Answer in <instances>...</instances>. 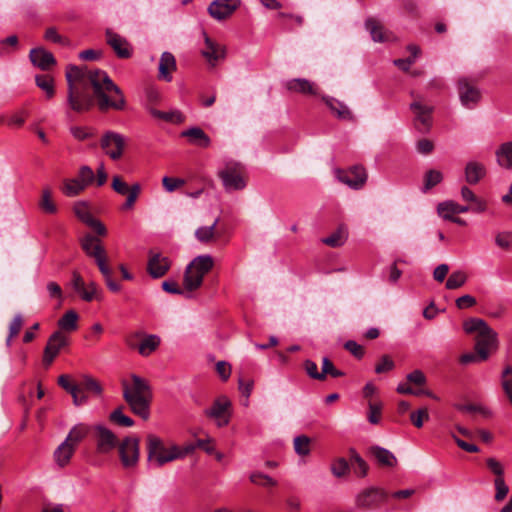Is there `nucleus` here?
<instances>
[{"label": "nucleus", "mask_w": 512, "mask_h": 512, "mask_svg": "<svg viewBox=\"0 0 512 512\" xmlns=\"http://www.w3.org/2000/svg\"><path fill=\"white\" fill-rule=\"evenodd\" d=\"M65 77L68 85L67 102L77 113L89 111L94 104L102 112L109 109L123 110L126 106L122 90L104 70L68 65Z\"/></svg>", "instance_id": "obj_1"}, {"label": "nucleus", "mask_w": 512, "mask_h": 512, "mask_svg": "<svg viewBox=\"0 0 512 512\" xmlns=\"http://www.w3.org/2000/svg\"><path fill=\"white\" fill-rule=\"evenodd\" d=\"M131 379V385L125 380L122 381L123 398L133 413L146 420L150 415L149 407L152 399L150 386L146 380L136 374H132Z\"/></svg>", "instance_id": "obj_2"}, {"label": "nucleus", "mask_w": 512, "mask_h": 512, "mask_svg": "<svg viewBox=\"0 0 512 512\" xmlns=\"http://www.w3.org/2000/svg\"><path fill=\"white\" fill-rule=\"evenodd\" d=\"M467 334H476L475 350L479 360L484 361L489 356V350L497 347V333L481 318H469L463 323Z\"/></svg>", "instance_id": "obj_3"}, {"label": "nucleus", "mask_w": 512, "mask_h": 512, "mask_svg": "<svg viewBox=\"0 0 512 512\" xmlns=\"http://www.w3.org/2000/svg\"><path fill=\"white\" fill-rule=\"evenodd\" d=\"M213 258L208 255L195 257L186 267L183 279L184 288L188 292L198 289L203 282L204 276L212 269Z\"/></svg>", "instance_id": "obj_4"}, {"label": "nucleus", "mask_w": 512, "mask_h": 512, "mask_svg": "<svg viewBox=\"0 0 512 512\" xmlns=\"http://www.w3.org/2000/svg\"><path fill=\"white\" fill-rule=\"evenodd\" d=\"M212 439H198L195 444H187L184 447L173 445L170 448H164L162 446V464L173 461L175 459L183 458L188 454H191L196 448L203 449L206 453L212 454L214 447L211 445Z\"/></svg>", "instance_id": "obj_5"}, {"label": "nucleus", "mask_w": 512, "mask_h": 512, "mask_svg": "<svg viewBox=\"0 0 512 512\" xmlns=\"http://www.w3.org/2000/svg\"><path fill=\"white\" fill-rule=\"evenodd\" d=\"M116 448H118V454L123 468H135L140 456L138 438L127 436L119 442Z\"/></svg>", "instance_id": "obj_6"}, {"label": "nucleus", "mask_w": 512, "mask_h": 512, "mask_svg": "<svg viewBox=\"0 0 512 512\" xmlns=\"http://www.w3.org/2000/svg\"><path fill=\"white\" fill-rule=\"evenodd\" d=\"M100 146L112 160H119L123 156L126 139L120 133L106 131L101 138Z\"/></svg>", "instance_id": "obj_7"}, {"label": "nucleus", "mask_w": 512, "mask_h": 512, "mask_svg": "<svg viewBox=\"0 0 512 512\" xmlns=\"http://www.w3.org/2000/svg\"><path fill=\"white\" fill-rule=\"evenodd\" d=\"M111 186L117 194L126 196V201L123 203L121 209H132L141 192L140 184L134 183L132 185H128L120 176H114L112 178Z\"/></svg>", "instance_id": "obj_8"}, {"label": "nucleus", "mask_w": 512, "mask_h": 512, "mask_svg": "<svg viewBox=\"0 0 512 512\" xmlns=\"http://www.w3.org/2000/svg\"><path fill=\"white\" fill-rule=\"evenodd\" d=\"M81 247L87 256L95 260L101 273L107 272L104 268V265L107 264L106 252L97 237L91 234H86L81 239Z\"/></svg>", "instance_id": "obj_9"}, {"label": "nucleus", "mask_w": 512, "mask_h": 512, "mask_svg": "<svg viewBox=\"0 0 512 512\" xmlns=\"http://www.w3.org/2000/svg\"><path fill=\"white\" fill-rule=\"evenodd\" d=\"M219 177L227 191L242 190L246 187V181L240 174V165L237 163L227 165L219 171Z\"/></svg>", "instance_id": "obj_10"}, {"label": "nucleus", "mask_w": 512, "mask_h": 512, "mask_svg": "<svg viewBox=\"0 0 512 512\" xmlns=\"http://www.w3.org/2000/svg\"><path fill=\"white\" fill-rule=\"evenodd\" d=\"M230 407V400L226 396H220L209 409L205 410V414L207 417L215 419L218 427H224L230 421Z\"/></svg>", "instance_id": "obj_11"}, {"label": "nucleus", "mask_w": 512, "mask_h": 512, "mask_svg": "<svg viewBox=\"0 0 512 512\" xmlns=\"http://www.w3.org/2000/svg\"><path fill=\"white\" fill-rule=\"evenodd\" d=\"M69 344L68 337L62 331L53 332L46 344L43 354V363L46 366L51 365L62 348Z\"/></svg>", "instance_id": "obj_12"}, {"label": "nucleus", "mask_w": 512, "mask_h": 512, "mask_svg": "<svg viewBox=\"0 0 512 512\" xmlns=\"http://www.w3.org/2000/svg\"><path fill=\"white\" fill-rule=\"evenodd\" d=\"M159 87L155 81H145L143 84L142 104L145 109L156 119H160Z\"/></svg>", "instance_id": "obj_13"}, {"label": "nucleus", "mask_w": 512, "mask_h": 512, "mask_svg": "<svg viewBox=\"0 0 512 512\" xmlns=\"http://www.w3.org/2000/svg\"><path fill=\"white\" fill-rule=\"evenodd\" d=\"M335 174L340 182L355 190L362 188L367 180V173L361 166H354L347 171L338 169Z\"/></svg>", "instance_id": "obj_14"}, {"label": "nucleus", "mask_w": 512, "mask_h": 512, "mask_svg": "<svg viewBox=\"0 0 512 512\" xmlns=\"http://www.w3.org/2000/svg\"><path fill=\"white\" fill-rule=\"evenodd\" d=\"M96 449L100 454H108L119 444L117 436L103 425L94 427Z\"/></svg>", "instance_id": "obj_15"}, {"label": "nucleus", "mask_w": 512, "mask_h": 512, "mask_svg": "<svg viewBox=\"0 0 512 512\" xmlns=\"http://www.w3.org/2000/svg\"><path fill=\"white\" fill-rule=\"evenodd\" d=\"M410 109L415 114L416 128L422 133L429 131L432 124L433 107L420 101H414L410 104Z\"/></svg>", "instance_id": "obj_16"}, {"label": "nucleus", "mask_w": 512, "mask_h": 512, "mask_svg": "<svg viewBox=\"0 0 512 512\" xmlns=\"http://www.w3.org/2000/svg\"><path fill=\"white\" fill-rule=\"evenodd\" d=\"M241 5V0H214L208 7L209 15L217 21L228 18Z\"/></svg>", "instance_id": "obj_17"}, {"label": "nucleus", "mask_w": 512, "mask_h": 512, "mask_svg": "<svg viewBox=\"0 0 512 512\" xmlns=\"http://www.w3.org/2000/svg\"><path fill=\"white\" fill-rule=\"evenodd\" d=\"M74 213L80 221L92 228L98 235L105 236L107 234L104 224L90 213L85 202H77L74 205Z\"/></svg>", "instance_id": "obj_18"}, {"label": "nucleus", "mask_w": 512, "mask_h": 512, "mask_svg": "<svg viewBox=\"0 0 512 512\" xmlns=\"http://www.w3.org/2000/svg\"><path fill=\"white\" fill-rule=\"evenodd\" d=\"M107 44L114 50L119 58L127 59L132 55V49L126 38L111 29L105 32Z\"/></svg>", "instance_id": "obj_19"}, {"label": "nucleus", "mask_w": 512, "mask_h": 512, "mask_svg": "<svg viewBox=\"0 0 512 512\" xmlns=\"http://www.w3.org/2000/svg\"><path fill=\"white\" fill-rule=\"evenodd\" d=\"M387 497V493L380 488H367L359 493L356 497V504L359 507L368 508L379 504Z\"/></svg>", "instance_id": "obj_20"}, {"label": "nucleus", "mask_w": 512, "mask_h": 512, "mask_svg": "<svg viewBox=\"0 0 512 512\" xmlns=\"http://www.w3.org/2000/svg\"><path fill=\"white\" fill-rule=\"evenodd\" d=\"M458 87L461 104L466 108H473L480 100L479 90L470 85L466 79L459 80Z\"/></svg>", "instance_id": "obj_21"}, {"label": "nucleus", "mask_w": 512, "mask_h": 512, "mask_svg": "<svg viewBox=\"0 0 512 512\" xmlns=\"http://www.w3.org/2000/svg\"><path fill=\"white\" fill-rule=\"evenodd\" d=\"M29 58L34 66L44 71L49 70L56 64L53 54L42 47L31 49Z\"/></svg>", "instance_id": "obj_22"}, {"label": "nucleus", "mask_w": 512, "mask_h": 512, "mask_svg": "<svg viewBox=\"0 0 512 512\" xmlns=\"http://www.w3.org/2000/svg\"><path fill=\"white\" fill-rule=\"evenodd\" d=\"M72 287L77 293L81 295L83 300L88 302L94 299L97 292L96 284L91 282L88 287H86L84 280L77 272L73 273Z\"/></svg>", "instance_id": "obj_23"}, {"label": "nucleus", "mask_w": 512, "mask_h": 512, "mask_svg": "<svg viewBox=\"0 0 512 512\" xmlns=\"http://www.w3.org/2000/svg\"><path fill=\"white\" fill-rule=\"evenodd\" d=\"M204 35L206 47L202 51V55L211 65H215L217 61L225 57V48L213 42L206 34Z\"/></svg>", "instance_id": "obj_24"}, {"label": "nucleus", "mask_w": 512, "mask_h": 512, "mask_svg": "<svg viewBox=\"0 0 512 512\" xmlns=\"http://www.w3.org/2000/svg\"><path fill=\"white\" fill-rule=\"evenodd\" d=\"M58 384L61 386L66 392H68L72 398L75 406H81L87 402L86 396H77L78 392V383L71 380L68 375H61L58 378Z\"/></svg>", "instance_id": "obj_25"}, {"label": "nucleus", "mask_w": 512, "mask_h": 512, "mask_svg": "<svg viewBox=\"0 0 512 512\" xmlns=\"http://www.w3.org/2000/svg\"><path fill=\"white\" fill-rule=\"evenodd\" d=\"M365 28L370 33L374 42H388L393 38V35L391 33L385 32L382 25L373 18H368L365 21Z\"/></svg>", "instance_id": "obj_26"}, {"label": "nucleus", "mask_w": 512, "mask_h": 512, "mask_svg": "<svg viewBox=\"0 0 512 512\" xmlns=\"http://www.w3.org/2000/svg\"><path fill=\"white\" fill-rule=\"evenodd\" d=\"M147 461L152 467H160V438L152 434L147 436Z\"/></svg>", "instance_id": "obj_27"}, {"label": "nucleus", "mask_w": 512, "mask_h": 512, "mask_svg": "<svg viewBox=\"0 0 512 512\" xmlns=\"http://www.w3.org/2000/svg\"><path fill=\"white\" fill-rule=\"evenodd\" d=\"M465 180L469 184H477L486 174L485 166L478 161H469L465 166Z\"/></svg>", "instance_id": "obj_28"}, {"label": "nucleus", "mask_w": 512, "mask_h": 512, "mask_svg": "<svg viewBox=\"0 0 512 512\" xmlns=\"http://www.w3.org/2000/svg\"><path fill=\"white\" fill-rule=\"evenodd\" d=\"M75 452L73 444H69L65 440L54 451V460L59 467H65Z\"/></svg>", "instance_id": "obj_29"}, {"label": "nucleus", "mask_w": 512, "mask_h": 512, "mask_svg": "<svg viewBox=\"0 0 512 512\" xmlns=\"http://www.w3.org/2000/svg\"><path fill=\"white\" fill-rule=\"evenodd\" d=\"M323 100L326 105L334 112L338 118L343 120H352L353 115L346 104L329 96H324Z\"/></svg>", "instance_id": "obj_30"}, {"label": "nucleus", "mask_w": 512, "mask_h": 512, "mask_svg": "<svg viewBox=\"0 0 512 512\" xmlns=\"http://www.w3.org/2000/svg\"><path fill=\"white\" fill-rule=\"evenodd\" d=\"M470 211V206L460 205L454 201H445L438 205V213L444 219H451L453 214H461Z\"/></svg>", "instance_id": "obj_31"}, {"label": "nucleus", "mask_w": 512, "mask_h": 512, "mask_svg": "<svg viewBox=\"0 0 512 512\" xmlns=\"http://www.w3.org/2000/svg\"><path fill=\"white\" fill-rule=\"evenodd\" d=\"M181 136L187 137L189 142L200 147H208L210 145V138L199 127L189 128L181 133Z\"/></svg>", "instance_id": "obj_32"}, {"label": "nucleus", "mask_w": 512, "mask_h": 512, "mask_svg": "<svg viewBox=\"0 0 512 512\" xmlns=\"http://www.w3.org/2000/svg\"><path fill=\"white\" fill-rule=\"evenodd\" d=\"M177 70V62L170 52H162V81L172 82L173 72Z\"/></svg>", "instance_id": "obj_33"}, {"label": "nucleus", "mask_w": 512, "mask_h": 512, "mask_svg": "<svg viewBox=\"0 0 512 512\" xmlns=\"http://www.w3.org/2000/svg\"><path fill=\"white\" fill-rule=\"evenodd\" d=\"M102 393V388L100 384L93 379L92 377L85 376L78 383V392L77 396H86L88 398V394L100 395Z\"/></svg>", "instance_id": "obj_34"}, {"label": "nucleus", "mask_w": 512, "mask_h": 512, "mask_svg": "<svg viewBox=\"0 0 512 512\" xmlns=\"http://www.w3.org/2000/svg\"><path fill=\"white\" fill-rule=\"evenodd\" d=\"M497 162L506 169H512V141L503 143L495 152Z\"/></svg>", "instance_id": "obj_35"}, {"label": "nucleus", "mask_w": 512, "mask_h": 512, "mask_svg": "<svg viewBox=\"0 0 512 512\" xmlns=\"http://www.w3.org/2000/svg\"><path fill=\"white\" fill-rule=\"evenodd\" d=\"M78 314L74 310L67 311L59 320H58V331L72 332L78 328Z\"/></svg>", "instance_id": "obj_36"}, {"label": "nucleus", "mask_w": 512, "mask_h": 512, "mask_svg": "<svg viewBox=\"0 0 512 512\" xmlns=\"http://www.w3.org/2000/svg\"><path fill=\"white\" fill-rule=\"evenodd\" d=\"M89 431V426L83 423H79L72 427L67 437L65 438V441L69 444H73V446L76 448L77 444L88 435Z\"/></svg>", "instance_id": "obj_37"}, {"label": "nucleus", "mask_w": 512, "mask_h": 512, "mask_svg": "<svg viewBox=\"0 0 512 512\" xmlns=\"http://www.w3.org/2000/svg\"><path fill=\"white\" fill-rule=\"evenodd\" d=\"M370 451L381 465L392 467L396 463V457L394 454L383 447L373 446Z\"/></svg>", "instance_id": "obj_38"}, {"label": "nucleus", "mask_w": 512, "mask_h": 512, "mask_svg": "<svg viewBox=\"0 0 512 512\" xmlns=\"http://www.w3.org/2000/svg\"><path fill=\"white\" fill-rule=\"evenodd\" d=\"M286 88L294 92L316 94L313 84L304 78H296L287 81Z\"/></svg>", "instance_id": "obj_39"}, {"label": "nucleus", "mask_w": 512, "mask_h": 512, "mask_svg": "<svg viewBox=\"0 0 512 512\" xmlns=\"http://www.w3.org/2000/svg\"><path fill=\"white\" fill-rule=\"evenodd\" d=\"M36 85L46 93L47 98L51 99L55 94L54 80L49 75H36Z\"/></svg>", "instance_id": "obj_40"}, {"label": "nucleus", "mask_w": 512, "mask_h": 512, "mask_svg": "<svg viewBox=\"0 0 512 512\" xmlns=\"http://www.w3.org/2000/svg\"><path fill=\"white\" fill-rule=\"evenodd\" d=\"M40 208L45 212L49 214H54L57 211V207L52 201V192L50 188H44L42 191L41 200L39 202Z\"/></svg>", "instance_id": "obj_41"}, {"label": "nucleus", "mask_w": 512, "mask_h": 512, "mask_svg": "<svg viewBox=\"0 0 512 512\" xmlns=\"http://www.w3.org/2000/svg\"><path fill=\"white\" fill-rule=\"evenodd\" d=\"M159 339L155 335L145 337L139 344L138 351L143 356L150 355L158 346Z\"/></svg>", "instance_id": "obj_42"}, {"label": "nucleus", "mask_w": 512, "mask_h": 512, "mask_svg": "<svg viewBox=\"0 0 512 512\" xmlns=\"http://www.w3.org/2000/svg\"><path fill=\"white\" fill-rule=\"evenodd\" d=\"M85 189V186L78 178L66 180L63 186V193L68 197H74Z\"/></svg>", "instance_id": "obj_43"}, {"label": "nucleus", "mask_w": 512, "mask_h": 512, "mask_svg": "<svg viewBox=\"0 0 512 512\" xmlns=\"http://www.w3.org/2000/svg\"><path fill=\"white\" fill-rule=\"evenodd\" d=\"M443 180V174L438 171L431 169L426 172L424 176V187L422 191L426 193L428 190L439 184Z\"/></svg>", "instance_id": "obj_44"}, {"label": "nucleus", "mask_w": 512, "mask_h": 512, "mask_svg": "<svg viewBox=\"0 0 512 512\" xmlns=\"http://www.w3.org/2000/svg\"><path fill=\"white\" fill-rule=\"evenodd\" d=\"M109 419L111 422L121 427H131L134 424L132 418L123 414L122 407H118L113 412H111Z\"/></svg>", "instance_id": "obj_45"}, {"label": "nucleus", "mask_w": 512, "mask_h": 512, "mask_svg": "<svg viewBox=\"0 0 512 512\" xmlns=\"http://www.w3.org/2000/svg\"><path fill=\"white\" fill-rule=\"evenodd\" d=\"M501 385L510 403L512 404V367L510 365H507L502 371Z\"/></svg>", "instance_id": "obj_46"}, {"label": "nucleus", "mask_w": 512, "mask_h": 512, "mask_svg": "<svg viewBox=\"0 0 512 512\" xmlns=\"http://www.w3.org/2000/svg\"><path fill=\"white\" fill-rule=\"evenodd\" d=\"M293 445L296 454L300 456H306L310 453V438L306 435L296 436Z\"/></svg>", "instance_id": "obj_47"}, {"label": "nucleus", "mask_w": 512, "mask_h": 512, "mask_svg": "<svg viewBox=\"0 0 512 512\" xmlns=\"http://www.w3.org/2000/svg\"><path fill=\"white\" fill-rule=\"evenodd\" d=\"M217 223H218V219H216L210 226L199 227L195 231V237L197 238V240L200 242H203V243L209 242L214 236L215 227H216Z\"/></svg>", "instance_id": "obj_48"}, {"label": "nucleus", "mask_w": 512, "mask_h": 512, "mask_svg": "<svg viewBox=\"0 0 512 512\" xmlns=\"http://www.w3.org/2000/svg\"><path fill=\"white\" fill-rule=\"evenodd\" d=\"M467 281V276L463 271H454L446 281V288L453 290L462 287Z\"/></svg>", "instance_id": "obj_49"}, {"label": "nucleus", "mask_w": 512, "mask_h": 512, "mask_svg": "<svg viewBox=\"0 0 512 512\" xmlns=\"http://www.w3.org/2000/svg\"><path fill=\"white\" fill-rule=\"evenodd\" d=\"M349 469L347 460L342 457L337 458L331 466V472L337 478L345 476L349 472Z\"/></svg>", "instance_id": "obj_50"}, {"label": "nucleus", "mask_w": 512, "mask_h": 512, "mask_svg": "<svg viewBox=\"0 0 512 512\" xmlns=\"http://www.w3.org/2000/svg\"><path fill=\"white\" fill-rule=\"evenodd\" d=\"M44 38L47 41L61 44L63 46H70L71 44L70 40L60 35L54 27H50L45 31Z\"/></svg>", "instance_id": "obj_51"}, {"label": "nucleus", "mask_w": 512, "mask_h": 512, "mask_svg": "<svg viewBox=\"0 0 512 512\" xmlns=\"http://www.w3.org/2000/svg\"><path fill=\"white\" fill-rule=\"evenodd\" d=\"M147 271L154 279L160 278V254L150 252Z\"/></svg>", "instance_id": "obj_52"}, {"label": "nucleus", "mask_w": 512, "mask_h": 512, "mask_svg": "<svg viewBox=\"0 0 512 512\" xmlns=\"http://www.w3.org/2000/svg\"><path fill=\"white\" fill-rule=\"evenodd\" d=\"M23 325V318L20 314L14 316L9 325V334L6 339L7 346H10L12 339L18 335Z\"/></svg>", "instance_id": "obj_53"}, {"label": "nucleus", "mask_w": 512, "mask_h": 512, "mask_svg": "<svg viewBox=\"0 0 512 512\" xmlns=\"http://www.w3.org/2000/svg\"><path fill=\"white\" fill-rule=\"evenodd\" d=\"M81 183L84 184L85 188L92 184L95 180L94 171L89 166H82L79 169L78 177Z\"/></svg>", "instance_id": "obj_54"}, {"label": "nucleus", "mask_w": 512, "mask_h": 512, "mask_svg": "<svg viewBox=\"0 0 512 512\" xmlns=\"http://www.w3.org/2000/svg\"><path fill=\"white\" fill-rule=\"evenodd\" d=\"M322 374H324V379L326 378V375H330L334 378L344 375L342 371L335 368L333 363L327 357H324L322 360Z\"/></svg>", "instance_id": "obj_55"}, {"label": "nucleus", "mask_w": 512, "mask_h": 512, "mask_svg": "<svg viewBox=\"0 0 512 512\" xmlns=\"http://www.w3.org/2000/svg\"><path fill=\"white\" fill-rule=\"evenodd\" d=\"M185 181L182 178H173V177H162V185L164 186L165 190L168 192H173L176 189L184 186Z\"/></svg>", "instance_id": "obj_56"}, {"label": "nucleus", "mask_w": 512, "mask_h": 512, "mask_svg": "<svg viewBox=\"0 0 512 512\" xmlns=\"http://www.w3.org/2000/svg\"><path fill=\"white\" fill-rule=\"evenodd\" d=\"M346 240L345 233L341 230L323 239V242L331 247H338L344 244Z\"/></svg>", "instance_id": "obj_57"}, {"label": "nucleus", "mask_w": 512, "mask_h": 512, "mask_svg": "<svg viewBox=\"0 0 512 512\" xmlns=\"http://www.w3.org/2000/svg\"><path fill=\"white\" fill-rule=\"evenodd\" d=\"M494 484L496 489L495 500L502 501L507 496L509 488L502 477H497Z\"/></svg>", "instance_id": "obj_58"}, {"label": "nucleus", "mask_w": 512, "mask_h": 512, "mask_svg": "<svg viewBox=\"0 0 512 512\" xmlns=\"http://www.w3.org/2000/svg\"><path fill=\"white\" fill-rule=\"evenodd\" d=\"M349 453H350V459L352 461H354L358 466V469L360 471V476H362V477L366 476L367 471H368V466H367L365 460L357 453V451L354 448H350Z\"/></svg>", "instance_id": "obj_59"}, {"label": "nucleus", "mask_w": 512, "mask_h": 512, "mask_svg": "<svg viewBox=\"0 0 512 512\" xmlns=\"http://www.w3.org/2000/svg\"><path fill=\"white\" fill-rule=\"evenodd\" d=\"M304 368L306 373L313 379L316 380H324V374L321 372H318L317 364L312 360H306L304 362Z\"/></svg>", "instance_id": "obj_60"}, {"label": "nucleus", "mask_w": 512, "mask_h": 512, "mask_svg": "<svg viewBox=\"0 0 512 512\" xmlns=\"http://www.w3.org/2000/svg\"><path fill=\"white\" fill-rule=\"evenodd\" d=\"M104 268L106 269L107 272L101 273V274L103 275V277L105 279L107 287L112 292H119L121 290V285L118 284L117 282H115L112 279V270H111V268L108 266V264H105Z\"/></svg>", "instance_id": "obj_61"}, {"label": "nucleus", "mask_w": 512, "mask_h": 512, "mask_svg": "<svg viewBox=\"0 0 512 512\" xmlns=\"http://www.w3.org/2000/svg\"><path fill=\"white\" fill-rule=\"evenodd\" d=\"M162 289L172 294H183L186 297L191 296V292H188L185 288L181 289L175 282L164 281L162 282Z\"/></svg>", "instance_id": "obj_62"}, {"label": "nucleus", "mask_w": 512, "mask_h": 512, "mask_svg": "<svg viewBox=\"0 0 512 512\" xmlns=\"http://www.w3.org/2000/svg\"><path fill=\"white\" fill-rule=\"evenodd\" d=\"M70 132L73 137L77 140L83 141L93 136V133L89 129L80 126H72Z\"/></svg>", "instance_id": "obj_63"}, {"label": "nucleus", "mask_w": 512, "mask_h": 512, "mask_svg": "<svg viewBox=\"0 0 512 512\" xmlns=\"http://www.w3.org/2000/svg\"><path fill=\"white\" fill-rule=\"evenodd\" d=\"M393 368H394L393 360L389 356L384 355V356H382L379 364L376 365L375 372L380 374V373L390 371Z\"/></svg>", "instance_id": "obj_64"}]
</instances>
